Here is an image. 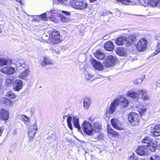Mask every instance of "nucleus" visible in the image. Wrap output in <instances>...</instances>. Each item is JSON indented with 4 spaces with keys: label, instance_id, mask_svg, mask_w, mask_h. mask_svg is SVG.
Wrapping results in <instances>:
<instances>
[{
    "label": "nucleus",
    "instance_id": "1",
    "mask_svg": "<svg viewBox=\"0 0 160 160\" xmlns=\"http://www.w3.org/2000/svg\"><path fill=\"white\" fill-rule=\"evenodd\" d=\"M152 139L150 137H145L142 141V145H141V156L147 155L148 154L149 151L147 148L148 147L152 141Z\"/></svg>",
    "mask_w": 160,
    "mask_h": 160
},
{
    "label": "nucleus",
    "instance_id": "2",
    "mask_svg": "<svg viewBox=\"0 0 160 160\" xmlns=\"http://www.w3.org/2000/svg\"><path fill=\"white\" fill-rule=\"evenodd\" d=\"M134 39V37L133 36H130L128 38L120 36L116 40L115 43L119 46L126 44V46H129L133 43Z\"/></svg>",
    "mask_w": 160,
    "mask_h": 160
},
{
    "label": "nucleus",
    "instance_id": "3",
    "mask_svg": "<svg viewBox=\"0 0 160 160\" xmlns=\"http://www.w3.org/2000/svg\"><path fill=\"white\" fill-rule=\"evenodd\" d=\"M69 4L73 8L81 10L84 9L87 6L86 3L83 0H71Z\"/></svg>",
    "mask_w": 160,
    "mask_h": 160
},
{
    "label": "nucleus",
    "instance_id": "4",
    "mask_svg": "<svg viewBox=\"0 0 160 160\" xmlns=\"http://www.w3.org/2000/svg\"><path fill=\"white\" fill-rule=\"evenodd\" d=\"M117 61V58L114 56L109 55L108 56L104 61V66L108 68L114 66L116 64Z\"/></svg>",
    "mask_w": 160,
    "mask_h": 160
},
{
    "label": "nucleus",
    "instance_id": "5",
    "mask_svg": "<svg viewBox=\"0 0 160 160\" xmlns=\"http://www.w3.org/2000/svg\"><path fill=\"white\" fill-rule=\"evenodd\" d=\"M82 129L84 132L89 136L93 135V129L91 124L88 121H84L82 124Z\"/></svg>",
    "mask_w": 160,
    "mask_h": 160
},
{
    "label": "nucleus",
    "instance_id": "6",
    "mask_svg": "<svg viewBox=\"0 0 160 160\" xmlns=\"http://www.w3.org/2000/svg\"><path fill=\"white\" fill-rule=\"evenodd\" d=\"M139 118L138 115L135 112H130L128 115V121L132 126H136L138 124Z\"/></svg>",
    "mask_w": 160,
    "mask_h": 160
},
{
    "label": "nucleus",
    "instance_id": "7",
    "mask_svg": "<svg viewBox=\"0 0 160 160\" xmlns=\"http://www.w3.org/2000/svg\"><path fill=\"white\" fill-rule=\"evenodd\" d=\"M50 38L52 39L51 42L54 45L60 42V33L58 31L55 29H54L52 31Z\"/></svg>",
    "mask_w": 160,
    "mask_h": 160
},
{
    "label": "nucleus",
    "instance_id": "8",
    "mask_svg": "<svg viewBox=\"0 0 160 160\" xmlns=\"http://www.w3.org/2000/svg\"><path fill=\"white\" fill-rule=\"evenodd\" d=\"M142 4L144 6H158L160 8V0H142Z\"/></svg>",
    "mask_w": 160,
    "mask_h": 160
},
{
    "label": "nucleus",
    "instance_id": "9",
    "mask_svg": "<svg viewBox=\"0 0 160 160\" xmlns=\"http://www.w3.org/2000/svg\"><path fill=\"white\" fill-rule=\"evenodd\" d=\"M111 123L113 127L116 129L122 130L124 129V126L116 118H114L111 120Z\"/></svg>",
    "mask_w": 160,
    "mask_h": 160
},
{
    "label": "nucleus",
    "instance_id": "10",
    "mask_svg": "<svg viewBox=\"0 0 160 160\" xmlns=\"http://www.w3.org/2000/svg\"><path fill=\"white\" fill-rule=\"evenodd\" d=\"M84 73L85 75V77L88 80L93 81L96 79L100 78V77L102 76L100 74H98L97 76H95L87 70L84 71Z\"/></svg>",
    "mask_w": 160,
    "mask_h": 160
},
{
    "label": "nucleus",
    "instance_id": "11",
    "mask_svg": "<svg viewBox=\"0 0 160 160\" xmlns=\"http://www.w3.org/2000/svg\"><path fill=\"white\" fill-rule=\"evenodd\" d=\"M120 102L118 99H115L110 104V106L107 111L110 114H112L116 109V107L118 106Z\"/></svg>",
    "mask_w": 160,
    "mask_h": 160
},
{
    "label": "nucleus",
    "instance_id": "12",
    "mask_svg": "<svg viewBox=\"0 0 160 160\" xmlns=\"http://www.w3.org/2000/svg\"><path fill=\"white\" fill-rule=\"evenodd\" d=\"M1 71L6 75L13 74L15 72L14 68L11 66H6L1 70Z\"/></svg>",
    "mask_w": 160,
    "mask_h": 160
},
{
    "label": "nucleus",
    "instance_id": "13",
    "mask_svg": "<svg viewBox=\"0 0 160 160\" xmlns=\"http://www.w3.org/2000/svg\"><path fill=\"white\" fill-rule=\"evenodd\" d=\"M23 87L22 81L20 79H17L13 85V89L16 91H19Z\"/></svg>",
    "mask_w": 160,
    "mask_h": 160
},
{
    "label": "nucleus",
    "instance_id": "14",
    "mask_svg": "<svg viewBox=\"0 0 160 160\" xmlns=\"http://www.w3.org/2000/svg\"><path fill=\"white\" fill-rule=\"evenodd\" d=\"M24 70L20 73L18 75V77L23 80L27 79L29 75L30 71L29 69L27 68L24 69Z\"/></svg>",
    "mask_w": 160,
    "mask_h": 160
},
{
    "label": "nucleus",
    "instance_id": "15",
    "mask_svg": "<svg viewBox=\"0 0 160 160\" xmlns=\"http://www.w3.org/2000/svg\"><path fill=\"white\" fill-rule=\"evenodd\" d=\"M91 63L95 69L99 71L103 70V67L102 64L99 61L94 59L91 61Z\"/></svg>",
    "mask_w": 160,
    "mask_h": 160
},
{
    "label": "nucleus",
    "instance_id": "16",
    "mask_svg": "<svg viewBox=\"0 0 160 160\" xmlns=\"http://www.w3.org/2000/svg\"><path fill=\"white\" fill-rule=\"evenodd\" d=\"M151 131L154 136L157 137L160 136V125H158L154 127H152Z\"/></svg>",
    "mask_w": 160,
    "mask_h": 160
},
{
    "label": "nucleus",
    "instance_id": "17",
    "mask_svg": "<svg viewBox=\"0 0 160 160\" xmlns=\"http://www.w3.org/2000/svg\"><path fill=\"white\" fill-rule=\"evenodd\" d=\"M37 130L38 126L36 124L33 125L31 126L29 128L28 135L35 136Z\"/></svg>",
    "mask_w": 160,
    "mask_h": 160
},
{
    "label": "nucleus",
    "instance_id": "18",
    "mask_svg": "<svg viewBox=\"0 0 160 160\" xmlns=\"http://www.w3.org/2000/svg\"><path fill=\"white\" fill-rule=\"evenodd\" d=\"M148 41L144 38L141 39V52L145 51L147 49Z\"/></svg>",
    "mask_w": 160,
    "mask_h": 160
},
{
    "label": "nucleus",
    "instance_id": "19",
    "mask_svg": "<svg viewBox=\"0 0 160 160\" xmlns=\"http://www.w3.org/2000/svg\"><path fill=\"white\" fill-rule=\"evenodd\" d=\"M8 112V111L2 109L0 111V117L1 119L6 121L9 118Z\"/></svg>",
    "mask_w": 160,
    "mask_h": 160
},
{
    "label": "nucleus",
    "instance_id": "20",
    "mask_svg": "<svg viewBox=\"0 0 160 160\" xmlns=\"http://www.w3.org/2000/svg\"><path fill=\"white\" fill-rule=\"evenodd\" d=\"M104 48L107 51H112L114 48L113 43L111 41L106 42L104 44Z\"/></svg>",
    "mask_w": 160,
    "mask_h": 160
},
{
    "label": "nucleus",
    "instance_id": "21",
    "mask_svg": "<svg viewBox=\"0 0 160 160\" xmlns=\"http://www.w3.org/2000/svg\"><path fill=\"white\" fill-rule=\"evenodd\" d=\"M12 62V60L9 58L0 59V66L9 65Z\"/></svg>",
    "mask_w": 160,
    "mask_h": 160
},
{
    "label": "nucleus",
    "instance_id": "22",
    "mask_svg": "<svg viewBox=\"0 0 160 160\" xmlns=\"http://www.w3.org/2000/svg\"><path fill=\"white\" fill-rule=\"evenodd\" d=\"M73 123L75 127L78 129V131L82 134V132L81 130V128L79 123L78 118H77L75 117H73Z\"/></svg>",
    "mask_w": 160,
    "mask_h": 160
},
{
    "label": "nucleus",
    "instance_id": "23",
    "mask_svg": "<svg viewBox=\"0 0 160 160\" xmlns=\"http://www.w3.org/2000/svg\"><path fill=\"white\" fill-rule=\"evenodd\" d=\"M141 95H142L141 98L144 100H149L150 98L147 92L145 89H142L141 90Z\"/></svg>",
    "mask_w": 160,
    "mask_h": 160
},
{
    "label": "nucleus",
    "instance_id": "24",
    "mask_svg": "<svg viewBox=\"0 0 160 160\" xmlns=\"http://www.w3.org/2000/svg\"><path fill=\"white\" fill-rule=\"evenodd\" d=\"M116 52L117 54L121 56H124L126 54V50L125 48L120 47L117 49Z\"/></svg>",
    "mask_w": 160,
    "mask_h": 160
},
{
    "label": "nucleus",
    "instance_id": "25",
    "mask_svg": "<svg viewBox=\"0 0 160 160\" xmlns=\"http://www.w3.org/2000/svg\"><path fill=\"white\" fill-rule=\"evenodd\" d=\"M83 103L84 108L86 109H88L91 103L90 98L87 97L85 98Z\"/></svg>",
    "mask_w": 160,
    "mask_h": 160
},
{
    "label": "nucleus",
    "instance_id": "26",
    "mask_svg": "<svg viewBox=\"0 0 160 160\" xmlns=\"http://www.w3.org/2000/svg\"><path fill=\"white\" fill-rule=\"evenodd\" d=\"M127 96L132 98H138L139 97V93H137L134 91H130L127 93Z\"/></svg>",
    "mask_w": 160,
    "mask_h": 160
},
{
    "label": "nucleus",
    "instance_id": "27",
    "mask_svg": "<svg viewBox=\"0 0 160 160\" xmlns=\"http://www.w3.org/2000/svg\"><path fill=\"white\" fill-rule=\"evenodd\" d=\"M148 147H149V149L151 151H155L157 147L156 142L155 141H152V140Z\"/></svg>",
    "mask_w": 160,
    "mask_h": 160
},
{
    "label": "nucleus",
    "instance_id": "28",
    "mask_svg": "<svg viewBox=\"0 0 160 160\" xmlns=\"http://www.w3.org/2000/svg\"><path fill=\"white\" fill-rule=\"evenodd\" d=\"M52 61L47 57H44L43 61L41 63V65L43 67L48 64H52Z\"/></svg>",
    "mask_w": 160,
    "mask_h": 160
},
{
    "label": "nucleus",
    "instance_id": "29",
    "mask_svg": "<svg viewBox=\"0 0 160 160\" xmlns=\"http://www.w3.org/2000/svg\"><path fill=\"white\" fill-rule=\"evenodd\" d=\"M95 56L99 60H102L105 58L104 54L100 51H97L96 53L95 54Z\"/></svg>",
    "mask_w": 160,
    "mask_h": 160
},
{
    "label": "nucleus",
    "instance_id": "30",
    "mask_svg": "<svg viewBox=\"0 0 160 160\" xmlns=\"http://www.w3.org/2000/svg\"><path fill=\"white\" fill-rule=\"evenodd\" d=\"M94 130L96 132H98L101 129V124L98 122H94L93 124Z\"/></svg>",
    "mask_w": 160,
    "mask_h": 160
},
{
    "label": "nucleus",
    "instance_id": "31",
    "mask_svg": "<svg viewBox=\"0 0 160 160\" xmlns=\"http://www.w3.org/2000/svg\"><path fill=\"white\" fill-rule=\"evenodd\" d=\"M14 78L12 76H8L7 77L5 80L7 86L11 85L14 81Z\"/></svg>",
    "mask_w": 160,
    "mask_h": 160
},
{
    "label": "nucleus",
    "instance_id": "32",
    "mask_svg": "<svg viewBox=\"0 0 160 160\" xmlns=\"http://www.w3.org/2000/svg\"><path fill=\"white\" fill-rule=\"evenodd\" d=\"M120 102L122 104V105L125 107L128 106V105L129 103L128 101L123 97H121L120 99Z\"/></svg>",
    "mask_w": 160,
    "mask_h": 160
},
{
    "label": "nucleus",
    "instance_id": "33",
    "mask_svg": "<svg viewBox=\"0 0 160 160\" xmlns=\"http://www.w3.org/2000/svg\"><path fill=\"white\" fill-rule=\"evenodd\" d=\"M160 52V43H158L156 47V49L155 52L152 54L151 56L152 57L154 56L155 55H157Z\"/></svg>",
    "mask_w": 160,
    "mask_h": 160
},
{
    "label": "nucleus",
    "instance_id": "34",
    "mask_svg": "<svg viewBox=\"0 0 160 160\" xmlns=\"http://www.w3.org/2000/svg\"><path fill=\"white\" fill-rule=\"evenodd\" d=\"M72 118L71 116H69L67 119V122L68 126L71 130H72V127L71 122L72 120Z\"/></svg>",
    "mask_w": 160,
    "mask_h": 160
},
{
    "label": "nucleus",
    "instance_id": "35",
    "mask_svg": "<svg viewBox=\"0 0 160 160\" xmlns=\"http://www.w3.org/2000/svg\"><path fill=\"white\" fill-rule=\"evenodd\" d=\"M107 130L108 133L112 135H116L117 133L113 131V130L111 128V126L108 125L107 126Z\"/></svg>",
    "mask_w": 160,
    "mask_h": 160
},
{
    "label": "nucleus",
    "instance_id": "36",
    "mask_svg": "<svg viewBox=\"0 0 160 160\" xmlns=\"http://www.w3.org/2000/svg\"><path fill=\"white\" fill-rule=\"evenodd\" d=\"M40 18L43 21H47L48 20L49 18H50V19H51V18H48L47 17V14L45 13H43L42 14L39 15Z\"/></svg>",
    "mask_w": 160,
    "mask_h": 160
},
{
    "label": "nucleus",
    "instance_id": "37",
    "mask_svg": "<svg viewBox=\"0 0 160 160\" xmlns=\"http://www.w3.org/2000/svg\"><path fill=\"white\" fill-rule=\"evenodd\" d=\"M20 119L24 121H26L27 122H28L29 121V119L27 116L25 115H21L19 117Z\"/></svg>",
    "mask_w": 160,
    "mask_h": 160
},
{
    "label": "nucleus",
    "instance_id": "38",
    "mask_svg": "<svg viewBox=\"0 0 160 160\" xmlns=\"http://www.w3.org/2000/svg\"><path fill=\"white\" fill-rule=\"evenodd\" d=\"M6 95L8 98L10 99H14L15 98V95L12 91L7 92Z\"/></svg>",
    "mask_w": 160,
    "mask_h": 160
},
{
    "label": "nucleus",
    "instance_id": "39",
    "mask_svg": "<svg viewBox=\"0 0 160 160\" xmlns=\"http://www.w3.org/2000/svg\"><path fill=\"white\" fill-rule=\"evenodd\" d=\"M18 63L20 66L22 67L24 69L28 68L27 66L24 63V61L22 60H19Z\"/></svg>",
    "mask_w": 160,
    "mask_h": 160
},
{
    "label": "nucleus",
    "instance_id": "40",
    "mask_svg": "<svg viewBox=\"0 0 160 160\" xmlns=\"http://www.w3.org/2000/svg\"><path fill=\"white\" fill-rule=\"evenodd\" d=\"M146 108L145 107H143L142 108L141 107V116L146 113Z\"/></svg>",
    "mask_w": 160,
    "mask_h": 160
},
{
    "label": "nucleus",
    "instance_id": "41",
    "mask_svg": "<svg viewBox=\"0 0 160 160\" xmlns=\"http://www.w3.org/2000/svg\"><path fill=\"white\" fill-rule=\"evenodd\" d=\"M4 103L7 105H11L12 104L11 101L8 99H5L4 101Z\"/></svg>",
    "mask_w": 160,
    "mask_h": 160
},
{
    "label": "nucleus",
    "instance_id": "42",
    "mask_svg": "<svg viewBox=\"0 0 160 160\" xmlns=\"http://www.w3.org/2000/svg\"><path fill=\"white\" fill-rule=\"evenodd\" d=\"M131 0H120V2L123 4H128Z\"/></svg>",
    "mask_w": 160,
    "mask_h": 160
},
{
    "label": "nucleus",
    "instance_id": "43",
    "mask_svg": "<svg viewBox=\"0 0 160 160\" xmlns=\"http://www.w3.org/2000/svg\"><path fill=\"white\" fill-rule=\"evenodd\" d=\"M61 20L63 22H68L69 21V19L68 18H67L64 16H62L61 17Z\"/></svg>",
    "mask_w": 160,
    "mask_h": 160
},
{
    "label": "nucleus",
    "instance_id": "44",
    "mask_svg": "<svg viewBox=\"0 0 160 160\" xmlns=\"http://www.w3.org/2000/svg\"><path fill=\"white\" fill-rule=\"evenodd\" d=\"M50 49L52 51V53H56L57 54H58L60 53V52L58 51V50L54 49L53 48H51Z\"/></svg>",
    "mask_w": 160,
    "mask_h": 160
},
{
    "label": "nucleus",
    "instance_id": "45",
    "mask_svg": "<svg viewBox=\"0 0 160 160\" xmlns=\"http://www.w3.org/2000/svg\"><path fill=\"white\" fill-rule=\"evenodd\" d=\"M132 155V156H131L128 158V160H138L137 158L135 157L134 153H133Z\"/></svg>",
    "mask_w": 160,
    "mask_h": 160
},
{
    "label": "nucleus",
    "instance_id": "46",
    "mask_svg": "<svg viewBox=\"0 0 160 160\" xmlns=\"http://www.w3.org/2000/svg\"><path fill=\"white\" fill-rule=\"evenodd\" d=\"M68 0H57V1H54L53 3L55 4H58L60 3H61L64 1H67Z\"/></svg>",
    "mask_w": 160,
    "mask_h": 160
},
{
    "label": "nucleus",
    "instance_id": "47",
    "mask_svg": "<svg viewBox=\"0 0 160 160\" xmlns=\"http://www.w3.org/2000/svg\"><path fill=\"white\" fill-rule=\"evenodd\" d=\"M140 41L139 40L138 42L137 43V45H136V47L137 50L138 51H140Z\"/></svg>",
    "mask_w": 160,
    "mask_h": 160
},
{
    "label": "nucleus",
    "instance_id": "48",
    "mask_svg": "<svg viewBox=\"0 0 160 160\" xmlns=\"http://www.w3.org/2000/svg\"><path fill=\"white\" fill-rule=\"evenodd\" d=\"M139 2V0H131L130 3H132V4H135Z\"/></svg>",
    "mask_w": 160,
    "mask_h": 160
},
{
    "label": "nucleus",
    "instance_id": "49",
    "mask_svg": "<svg viewBox=\"0 0 160 160\" xmlns=\"http://www.w3.org/2000/svg\"><path fill=\"white\" fill-rule=\"evenodd\" d=\"M46 12L47 13H51V14H55L57 13V12L56 11L54 10H51L50 11H47Z\"/></svg>",
    "mask_w": 160,
    "mask_h": 160
},
{
    "label": "nucleus",
    "instance_id": "50",
    "mask_svg": "<svg viewBox=\"0 0 160 160\" xmlns=\"http://www.w3.org/2000/svg\"><path fill=\"white\" fill-rule=\"evenodd\" d=\"M29 137V142L32 141L34 138V136L33 135H28Z\"/></svg>",
    "mask_w": 160,
    "mask_h": 160
},
{
    "label": "nucleus",
    "instance_id": "51",
    "mask_svg": "<svg viewBox=\"0 0 160 160\" xmlns=\"http://www.w3.org/2000/svg\"><path fill=\"white\" fill-rule=\"evenodd\" d=\"M103 135L101 134L98 135L97 137V138L99 140L103 139Z\"/></svg>",
    "mask_w": 160,
    "mask_h": 160
},
{
    "label": "nucleus",
    "instance_id": "52",
    "mask_svg": "<svg viewBox=\"0 0 160 160\" xmlns=\"http://www.w3.org/2000/svg\"><path fill=\"white\" fill-rule=\"evenodd\" d=\"M62 12L63 14H65L67 16H69L70 14V13L69 12H67L66 11H63Z\"/></svg>",
    "mask_w": 160,
    "mask_h": 160
},
{
    "label": "nucleus",
    "instance_id": "53",
    "mask_svg": "<svg viewBox=\"0 0 160 160\" xmlns=\"http://www.w3.org/2000/svg\"><path fill=\"white\" fill-rule=\"evenodd\" d=\"M136 151L138 155H140V146H138Z\"/></svg>",
    "mask_w": 160,
    "mask_h": 160
},
{
    "label": "nucleus",
    "instance_id": "54",
    "mask_svg": "<svg viewBox=\"0 0 160 160\" xmlns=\"http://www.w3.org/2000/svg\"><path fill=\"white\" fill-rule=\"evenodd\" d=\"M153 157L155 160H159L160 159V157H159L158 155H155L153 156Z\"/></svg>",
    "mask_w": 160,
    "mask_h": 160
},
{
    "label": "nucleus",
    "instance_id": "55",
    "mask_svg": "<svg viewBox=\"0 0 160 160\" xmlns=\"http://www.w3.org/2000/svg\"><path fill=\"white\" fill-rule=\"evenodd\" d=\"M139 79L135 80L134 81V83L135 84H139Z\"/></svg>",
    "mask_w": 160,
    "mask_h": 160
},
{
    "label": "nucleus",
    "instance_id": "56",
    "mask_svg": "<svg viewBox=\"0 0 160 160\" xmlns=\"http://www.w3.org/2000/svg\"><path fill=\"white\" fill-rule=\"evenodd\" d=\"M146 77V75H143L142 76V77L141 79H142V82L143 81V80Z\"/></svg>",
    "mask_w": 160,
    "mask_h": 160
},
{
    "label": "nucleus",
    "instance_id": "57",
    "mask_svg": "<svg viewBox=\"0 0 160 160\" xmlns=\"http://www.w3.org/2000/svg\"><path fill=\"white\" fill-rule=\"evenodd\" d=\"M16 0L17 1L19 2L21 4V5L23 4L22 2H21V0Z\"/></svg>",
    "mask_w": 160,
    "mask_h": 160
},
{
    "label": "nucleus",
    "instance_id": "58",
    "mask_svg": "<svg viewBox=\"0 0 160 160\" xmlns=\"http://www.w3.org/2000/svg\"><path fill=\"white\" fill-rule=\"evenodd\" d=\"M150 159L151 160H155L153 156L152 157H151Z\"/></svg>",
    "mask_w": 160,
    "mask_h": 160
},
{
    "label": "nucleus",
    "instance_id": "59",
    "mask_svg": "<svg viewBox=\"0 0 160 160\" xmlns=\"http://www.w3.org/2000/svg\"><path fill=\"white\" fill-rule=\"evenodd\" d=\"M91 2H93L97 1V0H89Z\"/></svg>",
    "mask_w": 160,
    "mask_h": 160
},
{
    "label": "nucleus",
    "instance_id": "60",
    "mask_svg": "<svg viewBox=\"0 0 160 160\" xmlns=\"http://www.w3.org/2000/svg\"><path fill=\"white\" fill-rule=\"evenodd\" d=\"M67 116H66V115H64V116H63V119H65L66 118H67Z\"/></svg>",
    "mask_w": 160,
    "mask_h": 160
},
{
    "label": "nucleus",
    "instance_id": "61",
    "mask_svg": "<svg viewBox=\"0 0 160 160\" xmlns=\"http://www.w3.org/2000/svg\"><path fill=\"white\" fill-rule=\"evenodd\" d=\"M2 131L1 129L0 128V135L2 134Z\"/></svg>",
    "mask_w": 160,
    "mask_h": 160
},
{
    "label": "nucleus",
    "instance_id": "62",
    "mask_svg": "<svg viewBox=\"0 0 160 160\" xmlns=\"http://www.w3.org/2000/svg\"><path fill=\"white\" fill-rule=\"evenodd\" d=\"M100 14L101 16H103L104 15V13L103 12H101Z\"/></svg>",
    "mask_w": 160,
    "mask_h": 160
},
{
    "label": "nucleus",
    "instance_id": "63",
    "mask_svg": "<svg viewBox=\"0 0 160 160\" xmlns=\"http://www.w3.org/2000/svg\"><path fill=\"white\" fill-rule=\"evenodd\" d=\"M117 1H118V2H120V0H116Z\"/></svg>",
    "mask_w": 160,
    "mask_h": 160
},
{
    "label": "nucleus",
    "instance_id": "64",
    "mask_svg": "<svg viewBox=\"0 0 160 160\" xmlns=\"http://www.w3.org/2000/svg\"><path fill=\"white\" fill-rule=\"evenodd\" d=\"M109 13H110V14H112V13L111 12H109Z\"/></svg>",
    "mask_w": 160,
    "mask_h": 160
}]
</instances>
